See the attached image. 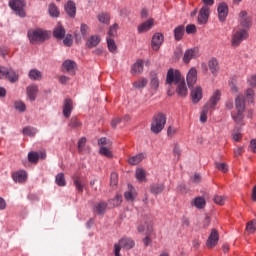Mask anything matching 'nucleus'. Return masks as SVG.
I'll list each match as a JSON object with an SVG mask.
<instances>
[{"label":"nucleus","instance_id":"f257e3e1","mask_svg":"<svg viewBox=\"0 0 256 256\" xmlns=\"http://www.w3.org/2000/svg\"><path fill=\"white\" fill-rule=\"evenodd\" d=\"M221 101V91L216 90L209 101L205 104L201 115H200V121L201 123L207 122V115L209 113V109H215L216 105Z\"/></svg>","mask_w":256,"mask_h":256},{"label":"nucleus","instance_id":"f03ea898","mask_svg":"<svg viewBox=\"0 0 256 256\" xmlns=\"http://www.w3.org/2000/svg\"><path fill=\"white\" fill-rule=\"evenodd\" d=\"M135 247V240L129 237H122L118 243L114 244V255L121 256V249L125 251H131Z\"/></svg>","mask_w":256,"mask_h":256},{"label":"nucleus","instance_id":"7ed1b4c3","mask_svg":"<svg viewBox=\"0 0 256 256\" xmlns=\"http://www.w3.org/2000/svg\"><path fill=\"white\" fill-rule=\"evenodd\" d=\"M253 95H255V91H253V89L246 90V97L244 95H239L235 99L236 111L245 113V101H248V103H253Z\"/></svg>","mask_w":256,"mask_h":256},{"label":"nucleus","instance_id":"20e7f679","mask_svg":"<svg viewBox=\"0 0 256 256\" xmlns=\"http://www.w3.org/2000/svg\"><path fill=\"white\" fill-rule=\"evenodd\" d=\"M167 123V116L163 113H158L154 115L152 123H151V131L156 135L161 133L163 129H165V124Z\"/></svg>","mask_w":256,"mask_h":256},{"label":"nucleus","instance_id":"39448f33","mask_svg":"<svg viewBox=\"0 0 256 256\" xmlns=\"http://www.w3.org/2000/svg\"><path fill=\"white\" fill-rule=\"evenodd\" d=\"M28 37L30 40V43H43V41H47V38L49 35L47 34V31L36 29V30H30L28 31Z\"/></svg>","mask_w":256,"mask_h":256},{"label":"nucleus","instance_id":"423d86ee","mask_svg":"<svg viewBox=\"0 0 256 256\" xmlns=\"http://www.w3.org/2000/svg\"><path fill=\"white\" fill-rule=\"evenodd\" d=\"M0 79H8L10 83H17V81H19V74L13 69L0 66Z\"/></svg>","mask_w":256,"mask_h":256},{"label":"nucleus","instance_id":"0eeeda50","mask_svg":"<svg viewBox=\"0 0 256 256\" xmlns=\"http://www.w3.org/2000/svg\"><path fill=\"white\" fill-rule=\"evenodd\" d=\"M183 80L181 72L177 69L170 68L166 75V84L167 85H176L179 81Z\"/></svg>","mask_w":256,"mask_h":256},{"label":"nucleus","instance_id":"6e6552de","mask_svg":"<svg viewBox=\"0 0 256 256\" xmlns=\"http://www.w3.org/2000/svg\"><path fill=\"white\" fill-rule=\"evenodd\" d=\"M9 7L15 11L18 17H26L25 13V1L23 0H10Z\"/></svg>","mask_w":256,"mask_h":256},{"label":"nucleus","instance_id":"1a4fd4ad","mask_svg":"<svg viewBox=\"0 0 256 256\" xmlns=\"http://www.w3.org/2000/svg\"><path fill=\"white\" fill-rule=\"evenodd\" d=\"M249 34L246 29H238L232 37V47H239L244 39H247Z\"/></svg>","mask_w":256,"mask_h":256},{"label":"nucleus","instance_id":"9d476101","mask_svg":"<svg viewBox=\"0 0 256 256\" xmlns=\"http://www.w3.org/2000/svg\"><path fill=\"white\" fill-rule=\"evenodd\" d=\"M211 13V10L207 6H203L198 14V24L199 25H205L207 21L209 20V15Z\"/></svg>","mask_w":256,"mask_h":256},{"label":"nucleus","instance_id":"9b49d317","mask_svg":"<svg viewBox=\"0 0 256 256\" xmlns=\"http://www.w3.org/2000/svg\"><path fill=\"white\" fill-rule=\"evenodd\" d=\"M218 242H219V232L217 231V229H212L206 242L208 249H213V247H215V245H217Z\"/></svg>","mask_w":256,"mask_h":256},{"label":"nucleus","instance_id":"f8f14e48","mask_svg":"<svg viewBox=\"0 0 256 256\" xmlns=\"http://www.w3.org/2000/svg\"><path fill=\"white\" fill-rule=\"evenodd\" d=\"M239 21H240V27H242L239 29H245L247 31V29H249V27H251V18L249 16H247L246 11L240 12Z\"/></svg>","mask_w":256,"mask_h":256},{"label":"nucleus","instance_id":"ddd939ff","mask_svg":"<svg viewBox=\"0 0 256 256\" xmlns=\"http://www.w3.org/2000/svg\"><path fill=\"white\" fill-rule=\"evenodd\" d=\"M191 99L192 103L197 104L201 99H203V88L201 86H196L191 91Z\"/></svg>","mask_w":256,"mask_h":256},{"label":"nucleus","instance_id":"4468645a","mask_svg":"<svg viewBox=\"0 0 256 256\" xmlns=\"http://www.w3.org/2000/svg\"><path fill=\"white\" fill-rule=\"evenodd\" d=\"M218 19L223 23L225 19H227V15H229V7L225 2H222L218 6Z\"/></svg>","mask_w":256,"mask_h":256},{"label":"nucleus","instance_id":"2eb2a0df","mask_svg":"<svg viewBox=\"0 0 256 256\" xmlns=\"http://www.w3.org/2000/svg\"><path fill=\"white\" fill-rule=\"evenodd\" d=\"M176 93L178 97H187L189 91L187 90V84H185V78L176 84Z\"/></svg>","mask_w":256,"mask_h":256},{"label":"nucleus","instance_id":"dca6fc26","mask_svg":"<svg viewBox=\"0 0 256 256\" xmlns=\"http://www.w3.org/2000/svg\"><path fill=\"white\" fill-rule=\"evenodd\" d=\"M197 57H199V49L190 48L185 51L183 61L185 63H189V61H191V59H197Z\"/></svg>","mask_w":256,"mask_h":256},{"label":"nucleus","instance_id":"f3484780","mask_svg":"<svg viewBox=\"0 0 256 256\" xmlns=\"http://www.w3.org/2000/svg\"><path fill=\"white\" fill-rule=\"evenodd\" d=\"M164 37L161 33H156L152 37V49L154 51H159L161 45H163Z\"/></svg>","mask_w":256,"mask_h":256},{"label":"nucleus","instance_id":"a211bd4d","mask_svg":"<svg viewBox=\"0 0 256 256\" xmlns=\"http://www.w3.org/2000/svg\"><path fill=\"white\" fill-rule=\"evenodd\" d=\"M73 111V100L70 98H67L64 100L63 104V115L66 117V119H69L71 117V113Z\"/></svg>","mask_w":256,"mask_h":256},{"label":"nucleus","instance_id":"6ab92c4d","mask_svg":"<svg viewBox=\"0 0 256 256\" xmlns=\"http://www.w3.org/2000/svg\"><path fill=\"white\" fill-rule=\"evenodd\" d=\"M153 25H155V20H153V18L148 19L138 26V33H147V31L153 28Z\"/></svg>","mask_w":256,"mask_h":256},{"label":"nucleus","instance_id":"aec40b11","mask_svg":"<svg viewBox=\"0 0 256 256\" xmlns=\"http://www.w3.org/2000/svg\"><path fill=\"white\" fill-rule=\"evenodd\" d=\"M14 183H25L27 181V172L18 170L12 174Z\"/></svg>","mask_w":256,"mask_h":256},{"label":"nucleus","instance_id":"412c9836","mask_svg":"<svg viewBox=\"0 0 256 256\" xmlns=\"http://www.w3.org/2000/svg\"><path fill=\"white\" fill-rule=\"evenodd\" d=\"M186 81L188 87H194L197 83V69L191 68L187 74Z\"/></svg>","mask_w":256,"mask_h":256},{"label":"nucleus","instance_id":"4be33fe9","mask_svg":"<svg viewBox=\"0 0 256 256\" xmlns=\"http://www.w3.org/2000/svg\"><path fill=\"white\" fill-rule=\"evenodd\" d=\"M144 69V62L143 60H137L131 67V74L132 75H141Z\"/></svg>","mask_w":256,"mask_h":256},{"label":"nucleus","instance_id":"5701e85b","mask_svg":"<svg viewBox=\"0 0 256 256\" xmlns=\"http://www.w3.org/2000/svg\"><path fill=\"white\" fill-rule=\"evenodd\" d=\"M65 11L68 16L74 19L75 15H77V6H75V2L68 1L65 5Z\"/></svg>","mask_w":256,"mask_h":256},{"label":"nucleus","instance_id":"b1692460","mask_svg":"<svg viewBox=\"0 0 256 256\" xmlns=\"http://www.w3.org/2000/svg\"><path fill=\"white\" fill-rule=\"evenodd\" d=\"M124 197L126 201H130L133 203L135 199L137 198V190L131 185H128V191L125 192Z\"/></svg>","mask_w":256,"mask_h":256},{"label":"nucleus","instance_id":"393cba45","mask_svg":"<svg viewBox=\"0 0 256 256\" xmlns=\"http://www.w3.org/2000/svg\"><path fill=\"white\" fill-rule=\"evenodd\" d=\"M145 157H147V154L139 153L135 156L129 157L128 163H129V165H139V163H141V161H143V159H145Z\"/></svg>","mask_w":256,"mask_h":256},{"label":"nucleus","instance_id":"a878e982","mask_svg":"<svg viewBox=\"0 0 256 256\" xmlns=\"http://www.w3.org/2000/svg\"><path fill=\"white\" fill-rule=\"evenodd\" d=\"M73 184L76 187L78 193H83V189L85 187V180L79 176L73 178Z\"/></svg>","mask_w":256,"mask_h":256},{"label":"nucleus","instance_id":"bb28decb","mask_svg":"<svg viewBox=\"0 0 256 256\" xmlns=\"http://www.w3.org/2000/svg\"><path fill=\"white\" fill-rule=\"evenodd\" d=\"M37 93H39V87H37V85H30L27 87V95L31 101H35Z\"/></svg>","mask_w":256,"mask_h":256},{"label":"nucleus","instance_id":"cd10ccee","mask_svg":"<svg viewBox=\"0 0 256 256\" xmlns=\"http://www.w3.org/2000/svg\"><path fill=\"white\" fill-rule=\"evenodd\" d=\"M28 77L31 81H41L43 79V73L38 69H31L28 73Z\"/></svg>","mask_w":256,"mask_h":256},{"label":"nucleus","instance_id":"c85d7f7f","mask_svg":"<svg viewBox=\"0 0 256 256\" xmlns=\"http://www.w3.org/2000/svg\"><path fill=\"white\" fill-rule=\"evenodd\" d=\"M150 87L153 91H157L159 89V77H157V73H150Z\"/></svg>","mask_w":256,"mask_h":256},{"label":"nucleus","instance_id":"c756f323","mask_svg":"<svg viewBox=\"0 0 256 256\" xmlns=\"http://www.w3.org/2000/svg\"><path fill=\"white\" fill-rule=\"evenodd\" d=\"M101 43V38L97 35L91 36L86 43L88 49H93V47H97Z\"/></svg>","mask_w":256,"mask_h":256},{"label":"nucleus","instance_id":"7c9ffc66","mask_svg":"<svg viewBox=\"0 0 256 256\" xmlns=\"http://www.w3.org/2000/svg\"><path fill=\"white\" fill-rule=\"evenodd\" d=\"M183 35H185L184 25H180L174 29V39L176 41H181V39H183Z\"/></svg>","mask_w":256,"mask_h":256},{"label":"nucleus","instance_id":"2f4dec72","mask_svg":"<svg viewBox=\"0 0 256 256\" xmlns=\"http://www.w3.org/2000/svg\"><path fill=\"white\" fill-rule=\"evenodd\" d=\"M208 67L213 75H217V73H219V62L217 61V59L212 58L208 62Z\"/></svg>","mask_w":256,"mask_h":256},{"label":"nucleus","instance_id":"473e14b6","mask_svg":"<svg viewBox=\"0 0 256 256\" xmlns=\"http://www.w3.org/2000/svg\"><path fill=\"white\" fill-rule=\"evenodd\" d=\"M106 209H107V203L99 202L95 204L94 213H97V215H105Z\"/></svg>","mask_w":256,"mask_h":256},{"label":"nucleus","instance_id":"72a5a7b5","mask_svg":"<svg viewBox=\"0 0 256 256\" xmlns=\"http://www.w3.org/2000/svg\"><path fill=\"white\" fill-rule=\"evenodd\" d=\"M163 191H165V185L163 184H152L150 186V193L153 195H161Z\"/></svg>","mask_w":256,"mask_h":256},{"label":"nucleus","instance_id":"f704fd0d","mask_svg":"<svg viewBox=\"0 0 256 256\" xmlns=\"http://www.w3.org/2000/svg\"><path fill=\"white\" fill-rule=\"evenodd\" d=\"M65 33V28L61 25L56 26L53 31L55 39H63L65 37Z\"/></svg>","mask_w":256,"mask_h":256},{"label":"nucleus","instance_id":"c9c22d12","mask_svg":"<svg viewBox=\"0 0 256 256\" xmlns=\"http://www.w3.org/2000/svg\"><path fill=\"white\" fill-rule=\"evenodd\" d=\"M191 205H194L196 209H203L206 205L205 198L196 197L192 200Z\"/></svg>","mask_w":256,"mask_h":256},{"label":"nucleus","instance_id":"e433bc0d","mask_svg":"<svg viewBox=\"0 0 256 256\" xmlns=\"http://www.w3.org/2000/svg\"><path fill=\"white\" fill-rule=\"evenodd\" d=\"M64 69L68 71V73H75V68L77 67V64H75V61L73 60H66L63 63Z\"/></svg>","mask_w":256,"mask_h":256},{"label":"nucleus","instance_id":"4c0bfd02","mask_svg":"<svg viewBox=\"0 0 256 256\" xmlns=\"http://www.w3.org/2000/svg\"><path fill=\"white\" fill-rule=\"evenodd\" d=\"M151 233H153V226H151V224H148L146 230V237L143 239L145 247H149V245H151Z\"/></svg>","mask_w":256,"mask_h":256},{"label":"nucleus","instance_id":"58836bf2","mask_svg":"<svg viewBox=\"0 0 256 256\" xmlns=\"http://www.w3.org/2000/svg\"><path fill=\"white\" fill-rule=\"evenodd\" d=\"M231 117L233 119V121H235L237 123V125H243V112H232Z\"/></svg>","mask_w":256,"mask_h":256},{"label":"nucleus","instance_id":"ea45409f","mask_svg":"<svg viewBox=\"0 0 256 256\" xmlns=\"http://www.w3.org/2000/svg\"><path fill=\"white\" fill-rule=\"evenodd\" d=\"M55 183L58 185V187H65L67 185V182L65 180V174L64 173H59L55 177Z\"/></svg>","mask_w":256,"mask_h":256},{"label":"nucleus","instance_id":"a19ab883","mask_svg":"<svg viewBox=\"0 0 256 256\" xmlns=\"http://www.w3.org/2000/svg\"><path fill=\"white\" fill-rule=\"evenodd\" d=\"M48 11L51 17H59L60 15L59 8H57V5H55V3L49 4Z\"/></svg>","mask_w":256,"mask_h":256},{"label":"nucleus","instance_id":"79ce46f5","mask_svg":"<svg viewBox=\"0 0 256 256\" xmlns=\"http://www.w3.org/2000/svg\"><path fill=\"white\" fill-rule=\"evenodd\" d=\"M147 83V78H141L133 83V87L135 89H145V87H147Z\"/></svg>","mask_w":256,"mask_h":256},{"label":"nucleus","instance_id":"37998d69","mask_svg":"<svg viewBox=\"0 0 256 256\" xmlns=\"http://www.w3.org/2000/svg\"><path fill=\"white\" fill-rule=\"evenodd\" d=\"M99 153L104 157H108V158L113 157V152L111 151V147L102 146L100 147Z\"/></svg>","mask_w":256,"mask_h":256},{"label":"nucleus","instance_id":"c03bdc74","mask_svg":"<svg viewBox=\"0 0 256 256\" xmlns=\"http://www.w3.org/2000/svg\"><path fill=\"white\" fill-rule=\"evenodd\" d=\"M23 135H27L28 137H35V135H37V129L31 126H27L23 129Z\"/></svg>","mask_w":256,"mask_h":256},{"label":"nucleus","instance_id":"a18cd8bd","mask_svg":"<svg viewBox=\"0 0 256 256\" xmlns=\"http://www.w3.org/2000/svg\"><path fill=\"white\" fill-rule=\"evenodd\" d=\"M146 177H147V174L145 173L143 168H139L136 170V179H138V181L140 182L146 181Z\"/></svg>","mask_w":256,"mask_h":256},{"label":"nucleus","instance_id":"49530a36","mask_svg":"<svg viewBox=\"0 0 256 256\" xmlns=\"http://www.w3.org/2000/svg\"><path fill=\"white\" fill-rule=\"evenodd\" d=\"M28 161L30 163H38V161H39V153L38 152H29L28 153Z\"/></svg>","mask_w":256,"mask_h":256},{"label":"nucleus","instance_id":"de8ad7c7","mask_svg":"<svg viewBox=\"0 0 256 256\" xmlns=\"http://www.w3.org/2000/svg\"><path fill=\"white\" fill-rule=\"evenodd\" d=\"M123 201V196L117 194L114 199L110 200V205H113V207H119Z\"/></svg>","mask_w":256,"mask_h":256},{"label":"nucleus","instance_id":"09e8293b","mask_svg":"<svg viewBox=\"0 0 256 256\" xmlns=\"http://www.w3.org/2000/svg\"><path fill=\"white\" fill-rule=\"evenodd\" d=\"M107 45L111 53H115V51H117V44H115V40L107 38Z\"/></svg>","mask_w":256,"mask_h":256},{"label":"nucleus","instance_id":"8fccbe9b","mask_svg":"<svg viewBox=\"0 0 256 256\" xmlns=\"http://www.w3.org/2000/svg\"><path fill=\"white\" fill-rule=\"evenodd\" d=\"M87 143V139L86 138H81L79 141H78V153H85V145Z\"/></svg>","mask_w":256,"mask_h":256},{"label":"nucleus","instance_id":"3c124183","mask_svg":"<svg viewBox=\"0 0 256 256\" xmlns=\"http://www.w3.org/2000/svg\"><path fill=\"white\" fill-rule=\"evenodd\" d=\"M246 231L249 233H255L256 231V220H251L246 225Z\"/></svg>","mask_w":256,"mask_h":256},{"label":"nucleus","instance_id":"603ef678","mask_svg":"<svg viewBox=\"0 0 256 256\" xmlns=\"http://www.w3.org/2000/svg\"><path fill=\"white\" fill-rule=\"evenodd\" d=\"M172 150H173V154L175 155V157H177V159H179V157H181V145H179V143H174L172 145Z\"/></svg>","mask_w":256,"mask_h":256},{"label":"nucleus","instance_id":"864d4df0","mask_svg":"<svg viewBox=\"0 0 256 256\" xmlns=\"http://www.w3.org/2000/svg\"><path fill=\"white\" fill-rule=\"evenodd\" d=\"M148 225H151V227H153V224L151 223V221H149V222H144V223L140 224V225L138 226V232H139V233H145V235H147V226H148Z\"/></svg>","mask_w":256,"mask_h":256},{"label":"nucleus","instance_id":"5fc2aeb1","mask_svg":"<svg viewBox=\"0 0 256 256\" xmlns=\"http://www.w3.org/2000/svg\"><path fill=\"white\" fill-rule=\"evenodd\" d=\"M98 20L100 21V23L108 24L111 20V17L107 13H101L98 15Z\"/></svg>","mask_w":256,"mask_h":256},{"label":"nucleus","instance_id":"6e6d98bb","mask_svg":"<svg viewBox=\"0 0 256 256\" xmlns=\"http://www.w3.org/2000/svg\"><path fill=\"white\" fill-rule=\"evenodd\" d=\"M63 43L66 47H71V45H73V36L71 34L64 36Z\"/></svg>","mask_w":256,"mask_h":256},{"label":"nucleus","instance_id":"4d7b16f0","mask_svg":"<svg viewBox=\"0 0 256 256\" xmlns=\"http://www.w3.org/2000/svg\"><path fill=\"white\" fill-rule=\"evenodd\" d=\"M99 147H111L112 143L107 138L103 137L98 140Z\"/></svg>","mask_w":256,"mask_h":256},{"label":"nucleus","instance_id":"13d9d810","mask_svg":"<svg viewBox=\"0 0 256 256\" xmlns=\"http://www.w3.org/2000/svg\"><path fill=\"white\" fill-rule=\"evenodd\" d=\"M69 127H71L72 129H78V127H81V122L79 121V119L73 117L70 120Z\"/></svg>","mask_w":256,"mask_h":256},{"label":"nucleus","instance_id":"bf43d9fd","mask_svg":"<svg viewBox=\"0 0 256 256\" xmlns=\"http://www.w3.org/2000/svg\"><path fill=\"white\" fill-rule=\"evenodd\" d=\"M216 167L218 171H221L222 173H227V171H229V166L225 162L217 163Z\"/></svg>","mask_w":256,"mask_h":256},{"label":"nucleus","instance_id":"052dcab7","mask_svg":"<svg viewBox=\"0 0 256 256\" xmlns=\"http://www.w3.org/2000/svg\"><path fill=\"white\" fill-rule=\"evenodd\" d=\"M14 107L17 111H20L21 113H23L25 111L26 106L25 103L21 102V101H16L14 104Z\"/></svg>","mask_w":256,"mask_h":256},{"label":"nucleus","instance_id":"680f3d73","mask_svg":"<svg viewBox=\"0 0 256 256\" xmlns=\"http://www.w3.org/2000/svg\"><path fill=\"white\" fill-rule=\"evenodd\" d=\"M117 29H119V25L117 24L112 25L108 31L109 37H115L117 35Z\"/></svg>","mask_w":256,"mask_h":256},{"label":"nucleus","instance_id":"e2e57ef3","mask_svg":"<svg viewBox=\"0 0 256 256\" xmlns=\"http://www.w3.org/2000/svg\"><path fill=\"white\" fill-rule=\"evenodd\" d=\"M80 32L82 37L85 39V37H87V35L89 34V26H87L86 24H82L80 27Z\"/></svg>","mask_w":256,"mask_h":256},{"label":"nucleus","instance_id":"0e129e2a","mask_svg":"<svg viewBox=\"0 0 256 256\" xmlns=\"http://www.w3.org/2000/svg\"><path fill=\"white\" fill-rule=\"evenodd\" d=\"M186 33L188 35H191L193 33H197V27L195 26V24H189L186 26Z\"/></svg>","mask_w":256,"mask_h":256},{"label":"nucleus","instance_id":"69168bd1","mask_svg":"<svg viewBox=\"0 0 256 256\" xmlns=\"http://www.w3.org/2000/svg\"><path fill=\"white\" fill-rule=\"evenodd\" d=\"M214 203L216 205H225V197L219 195L214 196Z\"/></svg>","mask_w":256,"mask_h":256},{"label":"nucleus","instance_id":"338daca9","mask_svg":"<svg viewBox=\"0 0 256 256\" xmlns=\"http://www.w3.org/2000/svg\"><path fill=\"white\" fill-rule=\"evenodd\" d=\"M117 183H118L117 173H112L111 176H110V184L112 186H115V185H117Z\"/></svg>","mask_w":256,"mask_h":256},{"label":"nucleus","instance_id":"774afa93","mask_svg":"<svg viewBox=\"0 0 256 256\" xmlns=\"http://www.w3.org/2000/svg\"><path fill=\"white\" fill-rule=\"evenodd\" d=\"M250 149H251L252 153H256V139H252L250 141Z\"/></svg>","mask_w":256,"mask_h":256}]
</instances>
